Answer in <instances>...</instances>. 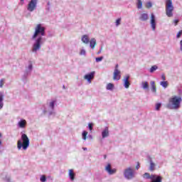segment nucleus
I'll use <instances>...</instances> for the list:
<instances>
[{"label":"nucleus","mask_w":182,"mask_h":182,"mask_svg":"<svg viewBox=\"0 0 182 182\" xmlns=\"http://www.w3.org/2000/svg\"><path fill=\"white\" fill-rule=\"evenodd\" d=\"M40 181L46 182V176L45 175L41 176V177L40 178Z\"/></svg>","instance_id":"nucleus-35"},{"label":"nucleus","mask_w":182,"mask_h":182,"mask_svg":"<svg viewBox=\"0 0 182 182\" xmlns=\"http://www.w3.org/2000/svg\"><path fill=\"white\" fill-rule=\"evenodd\" d=\"M139 19L141 21V22H146L149 21V14L147 13H143L139 16Z\"/></svg>","instance_id":"nucleus-12"},{"label":"nucleus","mask_w":182,"mask_h":182,"mask_svg":"<svg viewBox=\"0 0 182 182\" xmlns=\"http://www.w3.org/2000/svg\"><path fill=\"white\" fill-rule=\"evenodd\" d=\"M80 55L81 56H82V55L85 56V55H86V50L82 49V50H80Z\"/></svg>","instance_id":"nucleus-34"},{"label":"nucleus","mask_w":182,"mask_h":182,"mask_svg":"<svg viewBox=\"0 0 182 182\" xmlns=\"http://www.w3.org/2000/svg\"><path fill=\"white\" fill-rule=\"evenodd\" d=\"M119 70V64H116L114 70Z\"/></svg>","instance_id":"nucleus-43"},{"label":"nucleus","mask_w":182,"mask_h":182,"mask_svg":"<svg viewBox=\"0 0 182 182\" xmlns=\"http://www.w3.org/2000/svg\"><path fill=\"white\" fill-rule=\"evenodd\" d=\"M137 3H136V7L138 9H141V8H143V1H141V0H136Z\"/></svg>","instance_id":"nucleus-25"},{"label":"nucleus","mask_w":182,"mask_h":182,"mask_svg":"<svg viewBox=\"0 0 182 182\" xmlns=\"http://www.w3.org/2000/svg\"><path fill=\"white\" fill-rule=\"evenodd\" d=\"M55 103H56V101L53 100L51 102H50V104H49V107H50V109H52V110H53L55 109Z\"/></svg>","instance_id":"nucleus-30"},{"label":"nucleus","mask_w":182,"mask_h":182,"mask_svg":"<svg viewBox=\"0 0 182 182\" xmlns=\"http://www.w3.org/2000/svg\"><path fill=\"white\" fill-rule=\"evenodd\" d=\"M124 177L127 180H132L134 177V171L132 168H127L124 171Z\"/></svg>","instance_id":"nucleus-5"},{"label":"nucleus","mask_w":182,"mask_h":182,"mask_svg":"<svg viewBox=\"0 0 182 182\" xmlns=\"http://www.w3.org/2000/svg\"><path fill=\"white\" fill-rule=\"evenodd\" d=\"M52 114H55V112L51 111L49 112V116H52Z\"/></svg>","instance_id":"nucleus-46"},{"label":"nucleus","mask_w":182,"mask_h":182,"mask_svg":"<svg viewBox=\"0 0 182 182\" xmlns=\"http://www.w3.org/2000/svg\"><path fill=\"white\" fill-rule=\"evenodd\" d=\"M29 138L26 134H23L21 135V140L17 141V148L18 150L23 149V150H26L29 147Z\"/></svg>","instance_id":"nucleus-3"},{"label":"nucleus","mask_w":182,"mask_h":182,"mask_svg":"<svg viewBox=\"0 0 182 182\" xmlns=\"http://www.w3.org/2000/svg\"><path fill=\"white\" fill-rule=\"evenodd\" d=\"M102 139H106L109 137V127H106L104 130L102 132Z\"/></svg>","instance_id":"nucleus-16"},{"label":"nucleus","mask_w":182,"mask_h":182,"mask_svg":"<svg viewBox=\"0 0 182 182\" xmlns=\"http://www.w3.org/2000/svg\"><path fill=\"white\" fill-rule=\"evenodd\" d=\"M136 170H139L140 168V164L138 162L136 166Z\"/></svg>","instance_id":"nucleus-42"},{"label":"nucleus","mask_w":182,"mask_h":182,"mask_svg":"<svg viewBox=\"0 0 182 182\" xmlns=\"http://www.w3.org/2000/svg\"><path fill=\"white\" fill-rule=\"evenodd\" d=\"M120 73H121L120 70H114L113 80H120V77H121Z\"/></svg>","instance_id":"nucleus-13"},{"label":"nucleus","mask_w":182,"mask_h":182,"mask_svg":"<svg viewBox=\"0 0 182 182\" xmlns=\"http://www.w3.org/2000/svg\"><path fill=\"white\" fill-rule=\"evenodd\" d=\"M88 137H89V139H93V136H92V135H89Z\"/></svg>","instance_id":"nucleus-50"},{"label":"nucleus","mask_w":182,"mask_h":182,"mask_svg":"<svg viewBox=\"0 0 182 182\" xmlns=\"http://www.w3.org/2000/svg\"><path fill=\"white\" fill-rule=\"evenodd\" d=\"M150 23H151V28L152 31H156V16H154V14H151Z\"/></svg>","instance_id":"nucleus-8"},{"label":"nucleus","mask_w":182,"mask_h":182,"mask_svg":"<svg viewBox=\"0 0 182 182\" xmlns=\"http://www.w3.org/2000/svg\"><path fill=\"white\" fill-rule=\"evenodd\" d=\"M93 77H95V71H92L90 73L85 75L84 79H85V80H87L88 83H92V79H93Z\"/></svg>","instance_id":"nucleus-10"},{"label":"nucleus","mask_w":182,"mask_h":182,"mask_svg":"<svg viewBox=\"0 0 182 182\" xmlns=\"http://www.w3.org/2000/svg\"><path fill=\"white\" fill-rule=\"evenodd\" d=\"M8 182H11V178H6Z\"/></svg>","instance_id":"nucleus-48"},{"label":"nucleus","mask_w":182,"mask_h":182,"mask_svg":"<svg viewBox=\"0 0 182 182\" xmlns=\"http://www.w3.org/2000/svg\"><path fill=\"white\" fill-rule=\"evenodd\" d=\"M160 85L162 86V87L166 89L168 86V82L167 81H161L160 82Z\"/></svg>","instance_id":"nucleus-26"},{"label":"nucleus","mask_w":182,"mask_h":182,"mask_svg":"<svg viewBox=\"0 0 182 182\" xmlns=\"http://www.w3.org/2000/svg\"><path fill=\"white\" fill-rule=\"evenodd\" d=\"M163 178L156 174H151V182H162Z\"/></svg>","instance_id":"nucleus-9"},{"label":"nucleus","mask_w":182,"mask_h":182,"mask_svg":"<svg viewBox=\"0 0 182 182\" xmlns=\"http://www.w3.org/2000/svg\"><path fill=\"white\" fill-rule=\"evenodd\" d=\"M143 177L144 178H146V180H151V175H150V173H145L144 175H143Z\"/></svg>","instance_id":"nucleus-29"},{"label":"nucleus","mask_w":182,"mask_h":182,"mask_svg":"<svg viewBox=\"0 0 182 182\" xmlns=\"http://www.w3.org/2000/svg\"><path fill=\"white\" fill-rule=\"evenodd\" d=\"M1 137H2V134H1V133H0V138H1Z\"/></svg>","instance_id":"nucleus-55"},{"label":"nucleus","mask_w":182,"mask_h":182,"mask_svg":"<svg viewBox=\"0 0 182 182\" xmlns=\"http://www.w3.org/2000/svg\"><path fill=\"white\" fill-rule=\"evenodd\" d=\"M87 136V131H83L82 133V140H86Z\"/></svg>","instance_id":"nucleus-31"},{"label":"nucleus","mask_w":182,"mask_h":182,"mask_svg":"<svg viewBox=\"0 0 182 182\" xmlns=\"http://www.w3.org/2000/svg\"><path fill=\"white\" fill-rule=\"evenodd\" d=\"M81 41L83 43H85V45H87V43L90 42V38H89L88 35H83L82 36Z\"/></svg>","instance_id":"nucleus-15"},{"label":"nucleus","mask_w":182,"mask_h":182,"mask_svg":"<svg viewBox=\"0 0 182 182\" xmlns=\"http://www.w3.org/2000/svg\"><path fill=\"white\" fill-rule=\"evenodd\" d=\"M121 22H122V18H121L117 19L116 20V26H119V25H120Z\"/></svg>","instance_id":"nucleus-37"},{"label":"nucleus","mask_w":182,"mask_h":182,"mask_svg":"<svg viewBox=\"0 0 182 182\" xmlns=\"http://www.w3.org/2000/svg\"><path fill=\"white\" fill-rule=\"evenodd\" d=\"M107 90H113L114 89V84L113 83H108L106 87Z\"/></svg>","instance_id":"nucleus-24"},{"label":"nucleus","mask_w":182,"mask_h":182,"mask_svg":"<svg viewBox=\"0 0 182 182\" xmlns=\"http://www.w3.org/2000/svg\"><path fill=\"white\" fill-rule=\"evenodd\" d=\"M47 5L49 6L50 5V2L48 1Z\"/></svg>","instance_id":"nucleus-51"},{"label":"nucleus","mask_w":182,"mask_h":182,"mask_svg":"<svg viewBox=\"0 0 182 182\" xmlns=\"http://www.w3.org/2000/svg\"><path fill=\"white\" fill-rule=\"evenodd\" d=\"M149 163H150V166L149 168V171H154V170H156V164L153 162V159H151V158L150 157H149Z\"/></svg>","instance_id":"nucleus-14"},{"label":"nucleus","mask_w":182,"mask_h":182,"mask_svg":"<svg viewBox=\"0 0 182 182\" xmlns=\"http://www.w3.org/2000/svg\"><path fill=\"white\" fill-rule=\"evenodd\" d=\"M48 11H50V7H48Z\"/></svg>","instance_id":"nucleus-54"},{"label":"nucleus","mask_w":182,"mask_h":182,"mask_svg":"<svg viewBox=\"0 0 182 182\" xmlns=\"http://www.w3.org/2000/svg\"><path fill=\"white\" fill-rule=\"evenodd\" d=\"M4 82H5V79H1L0 80V87H3L4 86Z\"/></svg>","instance_id":"nucleus-38"},{"label":"nucleus","mask_w":182,"mask_h":182,"mask_svg":"<svg viewBox=\"0 0 182 182\" xmlns=\"http://www.w3.org/2000/svg\"><path fill=\"white\" fill-rule=\"evenodd\" d=\"M161 79L162 80H166V75H164V74L161 75Z\"/></svg>","instance_id":"nucleus-44"},{"label":"nucleus","mask_w":182,"mask_h":182,"mask_svg":"<svg viewBox=\"0 0 182 182\" xmlns=\"http://www.w3.org/2000/svg\"><path fill=\"white\" fill-rule=\"evenodd\" d=\"M141 87L144 89V90H149V82H141Z\"/></svg>","instance_id":"nucleus-23"},{"label":"nucleus","mask_w":182,"mask_h":182,"mask_svg":"<svg viewBox=\"0 0 182 182\" xmlns=\"http://www.w3.org/2000/svg\"><path fill=\"white\" fill-rule=\"evenodd\" d=\"M90 48L91 49H95V46H96V38H92L90 40Z\"/></svg>","instance_id":"nucleus-18"},{"label":"nucleus","mask_w":182,"mask_h":182,"mask_svg":"<svg viewBox=\"0 0 182 182\" xmlns=\"http://www.w3.org/2000/svg\"><path fill=\"white\" fill-rule=\"evenodd\" d=\"M151 6H153V4L151 1H149L146 4V8H147L148 9H150Z\"/></svg>","instance_id":"nucleus-32"},{"label":"nucleus","mask_w":182,"mask_h":182,"mask_svg":"<svg viewBox=\"0 0 182 182\" xmlns=\"http://www.w3.org/2000/svg\"><path fill=\"white\" fill-rule=\"evenodd\" d=\"M38 5V0H31L27 6V11L29 12H33L34 9H36Z\"/></svg>","instance_id":"nucleus-6"},{"label":"nucleus","mask_w":182,"mask_h":182,"mask_svg":"<svg viewBox=\"0 0 182 182\" xmlns=\"http://www.w3.org/2000/svg\"><path fill=\"white\" fill-rule=\"evenodd\" d=\"M159 69V67L157 65H153L150 70L149 72L150 73H153L154 72H156V70H157Z\"/></svg>","instance_id":"nucleus-28"},{"label":"nucleus","mask_w":182,"mask_h":182,"mask_svg":"<svg viewBox=\"0 0 182 182\" xmlns=\"http://www.w3.org/2000/svg\"><path fill=\"white\" fill-rule=\"evenodd\" d=\"M182 98L179 96H174L169 98L168 103L166 105L167 109L171 110H178L181 107Z\"/></svg>","instance_id":"nucleus-2"},{"label":"nucleus","mask_w":182,"mask_h":182,"mask_svg":"<svg viewBox=\"0 0 182 182\" xmlns=\"http://www.w3.org/2000/svg\"><path fill=\"white\" fill-rule=\"evenodd\" d=\"M161 107V103H157L156 105V110L157 111L160 110Z\"/></svg>","instance_id":"nucleus-36"},{"label":"nucleus","mask_w":182,"mask_h":182,"mask_svg":"<svg viewBox=\"0 0 182 182\" xmlns=\"http://www.w3.org/2000/svg\"><path fill=\"white\" fill-rule=\"evenodd\" d=\"M180 45H181L180 49L182 52V40L180 41Z\"/></svg>","instance_id":"nucleus-47"},{"label":"nucleus","mask_w":182,"mask_h":182,"mask_svg":"<svg viewBox=\"0 0 182 182\" xmlns=\"http://www.w3.org/2000/svg\"><path fill=\"white\" fill-rule=\"evenodd\" d=\"M68 176H69L70 180L71 181H73L75 180V174L74 172H73V169H70V170H69Z\"/></svg>","instance_id":"nucleus-20"},{"label":"nucleus","mask_w":182,"mask_h":182,"mask_svg":"<svg viewBox=\"0 0 182 182\" xmlns=\"http://www.w3.org/2000/svg\"><path fill=\"white\" fill-rule=\"evenodd\" d=\"M31 73H29V71L28 70H26L24 75H23L22 80L25 82H26V79H28V76H29Z\"/></svg>","instance_id":"nucleus-22"},{"label":"nucleus","mask_w":182,"mask_h":182,"mask_svg":"<svg viewBox=\"0 0 182 182\" xmlns=\"http://www.w3.org/2000/svg\"><path fill=\"white\" fill-rule=\"evenodd\" d=\"M21 1H23V0H21Z\"/></svg>","instance_id":"nucleus-56"},{"label":"nucleus","mask_w":182,"mask_h":182,"mask_svg":"<svg viewBox=\"0 0 182 182\" xmlns=\"http://www.w3.org/2000/svg\"><path fill=\"white\" fill-rule=\"evenodd\" d=\"M178 22H179V21L178 19L174 20V23H175L176 26L178 25Z\"/></svg>","instance_id":"nucleus-45"},{"label":"nucleus","mask_w":182,"mask_h":182,"mask_svg":"<svg viewBox=\"0 0 182 182\" xmlns=\"http://www.w3.org/2000/svg\"><path fill=\"white\" fill-rule=\"evenodd\" d=\"M106 171H107L108 174L112 175L115 174L116 173V168L112 169V165L110 164H108L107 166L105 167Z\"/></svg>","instance_id":"nucleus-11"},{"label":"nucleus","mask_w":182,"mask_h":182,"mask_svg":"<svg viewBox=\"0 0 182 182\" xmlns=\"http://www.w3.org/2000/svg\"><path fill=\"white\" fill-rule=\"evenodd\" d=\"M88 127L90 130H93V124L92 123L88 124Z\"/></svg>","instance_id":"nucleus-40"},{"label":"nucleus","mask_w":182,"mask_h":182,"mask_svg":"<svg viewBox=\"0 0 182 182\" xmlns=\"http://www.w3.org/2000/svg\"><path fill=\"white\" fill-rule=\"evenodd\" d=\"M173 11H174V6L171 0H166V14L168 18L173 16Z\"/></svg>","instance_id":"nucleus-4"},{"label":"nucleus","mask_w":182,"mask_h":182,"mask_svg":"<svg viewBox=\"0 0 182 182\" xmlns=\"http://www.w3.org/2000/svg\"><path fill=\"white\" fill-rule=\"evenodd\" d=\"M33 69V65H32V63H30L28 68L26 69V70H28V73H31Z\"/></svg>","instance_id":"nucleus-27"},{"label":"nucleus","mask_w":182,"mask_h":182,"mask_svg":"<svg viewBox=\"0 0 182 182\" xmlns=\"http://www.w3.org/2000/svg\"><path fill=\"white\" fill-rule=\"evenodd\" d=\"M151 90L152 93H156L157 88L156 87V82L154 81L151 82Z\"/></svg>","instance_id":"nucleus-19"},{"label":"nucleus","mask_w":182,"mask_h":182,"mask_svg":"<svg viewBox=\"0 0 182 182\" xmlns=\"http://www.w3.org/2000/svg\"><path fill=\"white\" fill-rule=\"evenodd\" d=\"M2 146V141L0 140V146Z\"/></svg>","instance_id":"nucleus-52"},{"label":"nucleus","mask_w":182,"mask_h":182,"mask_svg":"<svg viewBox=\"0 0 182 182\" xmlns=\"http://www.w3.org/2000/svg\"><path fill=\"white\" fill-rule=\"evenodd\" d=\"M103 59H104V57H103V56L98 57V58H95V61H96L97 63L102 62V60H103Z\"/></svg>","instance_id":"nucleus-33"},{"label":"nucleus","mask_w":182,"mask_h":182,"mask_svg":"<svg viewBox=\"0 0 182 182\" xmlns=\"http://www.w3.org/2000/svg\"><path fill=\"white\" fill-rule=\"evenodd\" d=\"M181 35H182V30L180 31L177 33L176 38H181Z\"/></svg>","instance_id":"nucleus-39"},{"label":"nucleus","mask_w":182,"mask_h":182,"mask_svg":"<svg viewBox=\"0 0 182 182\" xmlns=\"http://www.w3.org/2000/svg\"><path fill=\"white\" fill-rule=\"evenodd\" d=\"M82 149H83L85 151H86L87 150V148H86V147H82Z\"/></svg>","instance_id":"nucleus-49"},{"label":"nucleus","mask_w":182,"mask_h":182,"mask_svg":"<svg viewBox=\"0 0 182 182\" xmlns=\"http://www.w3.org/2000/svg\"><path fill=\"white\" fill-rule=\"evenodd\" d=\"M4 107V93L0 92V110Z\"/></svg>","instance_id":"nucleus-21"},{"label":"nucleus","mask_w":182,"mask_h":182,"mask_svg":"<svg viewBox=\"0 0 182 182\" xmlns=\"http://www.w3.org/2000/svg\"><path fill=\"white\" fill-rule=\"evenodd\" d=\"M46 29L45 27L42 26V23H39L36 26L34 34L31 38L32 41H34L31 50L33 53H36V52L41 50V48L43 45V38L42 36H45Z\"/></svg>","instance_id":"nucleus-1"},{"label":"nucleus","mask_w":182,"mask_h":182,"mask_svg":"<svg viewBox=\"0 0 182 182\" xmlns=\"http://www.w3.org/2000/svg\"><path fill=\"white\" fill-rule=\"evenodd\" d=\"M130 75H127L124 77L123 82H124V87L125 89H129L130 87Z\"/></svg>","instance_id":"nucleus-7"},{"label":"nucleus","mask_w":182,"mask_h":182,"mask_svg":"<svg viewBox=\"0 0 182 182\" xmlns=\"http://www.w3.org/2000/svg\"><path fill=\"white\" fill-rule=\"evenodd\" d=\"M103 48L101 47L100 48V50L97 53V55H100V53H102V50Z\"/></svg>","instance_id":"nucleus-41"},{"label":"nucleus","mask_w":182,"mask_h":182,"mask_svg":"<svg viewBox=\"0 0 182 182\" xmlns=\"http://www.w3.org/2000/svg\"><path fill=\"white\" fill-rule=\"evenodd\" d=\"M63 89H66V87L65 85H63Z\"/></svg>","instance_id":"nucleus-53"},{"label":"nucleus","mask_w":182,"mask_h":182,"mask_svg":"<svg viewBox=\"0 0 182 182\" xmlns=\"http://www.w3.org/2000/svg\"><path fill=\"white\" fill-rule=\"evenodd\" d=\"M18 126L21 129H25V127H26V120L21 119L18 123Z\"/></svg>","instance_id":"nucleus-17"}]
</instances>
